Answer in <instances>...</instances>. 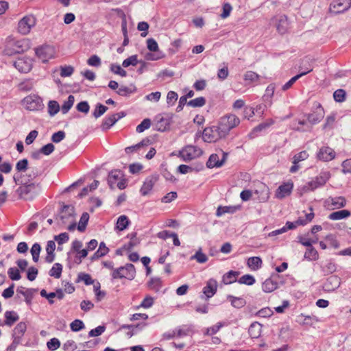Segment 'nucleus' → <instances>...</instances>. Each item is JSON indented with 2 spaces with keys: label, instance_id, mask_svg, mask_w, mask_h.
Here are the masks:
<instances>
[{
  "label": "nucleus",
  "instance_id": "f257e3e1",
  "mask_svg": "<svg viewBox=\"0 0 351 351\" xmlns=\"http://www.w3.org/2000/svg\"><path fill=\"white\" fill-rule=\"evenodd\" d=\"M13 180L16 184L21 185L16 191L19 199L25 201H32L40 193V184L29 182V180H23L22 174L14 173Z\"/></svg>",
  "mask_w": 351,
  "mask_h": 351
},
{
  "label": "nucleus",
  "instance_id": "f03ea898",
  "mask_svg": "<svg viewBox=\"0 0 351 351\" xmlns=\"http://www.w3.org/2000/svg\"><path fill=\"white\" fill-rule=\"evenodd\" d=\"M56 220L58 221L57 223L58 226H64L68 225V230H75L76 222L74 207L70 205H64L56 215Z\"/></svg>",
  "mask_w": 351,
  "mask_h": 351
},
{
  "label": "nucleus",
  "instance_id": "7ed1b4c3",
  "mask_svg": "<svg viewBox=\"0 0 351 351\" xmlns=\"http://www.w3.org/2000/svg\"><path fill=\"white\" fill-rule=\"evenodd\" d=\"M202 134L204 141L207 143H215L221 138L226 137V135L223 132H221V129L218 123L217 125H212L204 128L203 132H198L196 134L197 136H200Z\"/></svg>",
  "mask_w": 351,
  "mask_h": 351
},
{
  "label": "nucleus",
  "instance_id": "20e7f679",
  "mask_svg": "<svg viewBox=\"0 0 351 351\" xmlns=\"http://www.w3.org/2000/svg\"><path fill=\"white\" fill-rule=\"evenodd\" d=\"M111 276L112 279L126 278L132 280L136 276L135 267L132 263H127L124 266L113 269Z\"/></svg>",
  "mask_w": 351,
  "mask_h": 351
},
{
  "label": "nucleus",
  "instance_id": "39448f33",
  "mask_svg": "<svg viewBox=\"0 0 351 351\" xmlns=\"http://www.w3.org/2000/svg\"><path fill=\"white\" fill-rule=\"evenodd\" d=\"M240 123L239 118L233 114H226L220 118L219 124L226 136L228 135L230 131L238 126Z\"/></svg>",
  "mask_w": 351,
  "mask_h": 351
},
{
  "label": "nucleus",
  "instance_id": "423d86ee",
  "mask_svg": "<svg viewBox=\"0 0 351 351\" xmlns=\"http://www.w3.org/2000/svg\"><path fill=\"white\" fill-rule=\"evenodd\" d=\"M22 104L29 111H38L44 108L43 99L37 95H29L22 100Z\"/></svg>",
  "mask_w": 351,
  "mask_h": 351
},
{
  "label": "nucleus",
  "instance_id": "0eeeda50",
  "mask_svg": "<svg viewBox=\"0 0 351 351\" xmlns=\"http://www.w3.org/2000/svg\"><path fill=\"white\" fill-rule=\"evenodd\" d=\"M330 178V173L329 171H322L314 180L306 183L304 186V191H314L315 189L322 187L326 184V183Z\"/></svg>",
  "mask_w": 351,
  "mask_h": 351
},
{
  "label": "nucleus",
  "instance_id": "6e6552de",
  "mask_svg": "<svg viewBox=\"0 0 351 351\" xmlns=\"http://www.w3.org/2000/svg\"><path fill=\"white\" fill-rule=\"evenodd\" d=\"M271 22L275 24L277 32L282 35L286 34L290 28L289 21L285 14L274 16Z\"/></svg>",
  "mask_w": 351,
  "mask_h": 351
},
{
  "label": "nucleus",
  "instance_id": "1a4fd4ad",
  "mask_svg": "<svg viewBox=\"0 0 351 351\" xmlns=\"http://www.w3.org/2000/svg\"><path fill=\"white\" fill-rule=\"evenodd\" d=\"M36 25V19L33 15H27L21 19L18 23V31L23 35L29 33Z\"/></svg>",
  "mask_w": 351,
  "mask_h": 351
},
{
  "label": "nucleus",
  "instance_id": "9d476101",
  "mask_svg": "<svg viewBox=\"0 0 351 351\" xmlns=\"http://www.w3.org/2000/svg\"><path fill=\"white\" fill-rule=\"evenodd\" d=\"M281 276L278 274H272L269 278H267L262 285L263 291L265 293H271L278 288L279 284H282Z\"/></svg>",
  "mask_w": 351,
  "mask_h": 351
},
{
  "label": "nucleus",
  "instance_id": "9b49d317",
  "mask_svg": "<svg viewBox=\"0 0 351 351\" xmlns=\"http://www.w3.org/2000/svg\"><path fill=\"white\" fill-rule=\"evenodd\" d=\"M351 7V0H335L329 8L330 13L338 14L348 10Z\"/></svg>",
  "mask_w": 351,
  "mask_h": 351
},
{
  "label": "nucleus",
  "instance_id": "f8f14e48",
  "mask_svg": "<svg viewBox=\"0 0 351 351\" xmlns=\"http://www.w3.org/2000/svg\"><path fill=\"white\" fill-rule=\"evenodd\" d=\"M324 117V110L319 103H315L312 112L306 115L307 120L313 125L320 122Z\"/></svg>",
  "mask_w": 351,
  "mask_h": 351
},
{
  "label": "nucleus",
  "instance_id": "ddd939ff",
  "mask_svg": "<svg viewBox=\"0 0 351 351\" xmlns=\"http://www.w3.org/2000/svg\"><path fill=\"white\" fill-rule=\"evenodd\" d=\"M54 49L49 45H45L38 47L36 49V56L43 62H47L49 59L53 57Z\"/></svg>",
  "mask_w": 351,
  "mask_h": 351
},
{
  "label": "nucleus",
  "instance_id": "4468645a",
  "mask_svg": "<svg viewBox=\"0 0 351 351\" xmlns=\"http://www.w3.org/2000/svg\"><path fill=\"white\" fill-rule=\"evenodd\" d=\"M336 153L333 149L328 146L322 147L317 153V158L323 162H328L333 160Z\"/></svg>",
  "mask_w": 351,
  "mask_h": 351
},
{
  "label": "nucleus",
  "instance_id": "2eb2a0df",
  "mask_svg": "<svg viewBox=\"0 0 351 351\" xmlns=\"http://www.w3.org/2000/svg\"><path fill=\"white\" fill-rule=\"evenodd\" d=\"M341 285V278L337 276L332 275L329 276L324 282L322 288L325 292H332L339 287Z\"/></svg>",
  "mask_w": 351,
  "mask_h": 351
},
{
  "label": "nucleus",
  "instance_id": "dca6fc26",
  "mask_svg": "<svg viewBox=\"0 0 351 351\" xmlns=\"http://www.w3.org/2000/svg\"><path fill=\"white\" fill-rule=\"evenodd\" d=\"M158 180V175H151L145 178L141 189L140 193L143 196L147 195L152 190L154 184Z\"/></svg>",
  "mask_w": 351,
  "mask_h": 351
},
{
  "label": "nucleus",
  "instance_id": "f3484780",
  "mask_svg": "<svg viewBox=\"0 0 351 351\" xmlns=\"http://www.w3.org/2000/svg\"><path fill=\"white\" fill-rule=\"evenodd\" d=\"M217 282L214 278H210L207 282L206 286L203 288V293L206 296V299L208 300L212 298L217 291Z\"/></svg>",
  "mask_w": 351,
  "mask_h": 351
},
{
  "label": "nucleus",
  "instance_id": "a211bd4d",
  "mask_svg": "<svg viewBox=\"0 0 351 351\" xmlns=\"http://www.w3.org/2000/svg\"><path fill=\"white\" fill-rule=\"evenodd\" d=\"M293 188V184L291 182H288L281 184L278 186L276 191V197L278 199H282L286 196L289 195Z\"/></svg>",
  "mask_w": 351,
  "mask_h": 351
},
{
  "label": "nucleus",
  "instance_id": "6ab92c4d",
  "mask_svg": "<svg viewBox=\"0 0 351 351\" xmlns=\"http://www.w3.org/2000/svg\"><path fill=\"white\" fill-rule=\"evenodd\" d=\"M274 124L272 119H269L265 122H263L255 127L251 132L248 134L250 138L252 139L258 136V133L261 132L263 130L269 128L271 125Z\"/></svg>",
  "mask_w": 351,
  "mask_h": 351
},
{
  "label": "nucleus",
  "instance_id": "aec40b11",
  "mask_svg": "<svg viewBox=\"0 0 351 351\" xmlns=\"http://www.w3.org/2000/svg\"><path fill=\"white\" fill-rule=\"evenodd\" d=\"M196 152L197 148L195 146L189 145L182 150L180 155L184 161H189L195 158L198 155Z\"/></svg>",
  "mask_w": 351,
  "mask_h": 351
},
{
  "label": "nucleus",
  "instance_id": "412c9836",
  "mask_svg": "<svg viewBox=\"0 0 351 351\" xmlns=\"http://www.w3.org/2000/svg\"><path fill=\"white\" fill-rule=\"evenodd\" d=\"M14 67L21 73H28L32 69V64L29 60L19 58L14 62Z\"/></svg>",
  "mask_w": 351,
  "mask_h": 351
},
{
  "label": "nucleus",
  "instance_id": "4be33fe9",
  "mask_svg": "<svg viewBox=\"0 0 351 351\" xmlns=\"http://www.w3.org/2000/svg\"><path fill=\"white\" fill-rule=\"evenodd\" d=\"M241 205H236V206H219L216 211V215L217 217H220L226 213H230L233 214L235 213L237 211L241 210Z\"/></svg>",
  "mask_w": 351,
  "mask_h": 351
},
{
  "label": "nucleus",
  "instance_id": "5701e85b",
  "mask_svg": "<svg viewBox=\"0 0 351 351\" xmlns=\"http://www.w3.org/2000/svg\"><path fill=\"white\" fill-rule=\"evenodd\" d=\"M27 330V325L25 322H19L14 328L12 338L16 339L19 338V341H21V339Z\"/></svg>",
  "mask_w": 351,
  "mask_h": 351
},
{
  "label": "nucleus",
  "instance_id": "b1692460",
  "mask_svg": "<svg viewBox=\"0 0 351 351\" xmlns=\"http://www.w3.org/2000/svg\"><path fill=\"white\" fill-rule=\"evenodd\" d=\"M121 176L122 173L119 169H114L109 173L108 177V184L110 189H113L114 188V184Z\"/></svg>",
  "mask_w": 351,
  "mask_h": 351
},
{
  "label": "nucleus",
  "instance_id": "393cba45",
  "mask_svg": "<svg viewBox=\"0 0 351 351\" xmlns=\"http://www.w3.org/2000/svg\"><path fill=\"white\" fill-rule=\"evenodd\" d=\"M262 325L258 322H253L249 327L248 333L253 339L258 338L261 335Z\"/></svg>",
  "mask_w": 351,
  "mask_h": 351
},
{
  "label": "nucleus",
  "instance_id": "a878e982",
  "mask_svg": "<svg viewBox=\"0 0 351 351\" xmlns=\"http://www.w3.org/2000/svg\"><path fill=\"white\" fill-rule=\"evenodd\" d=\"M5 325L12 326L19 319V315L13 311H7L5 312Z\"/></svg>",
  "mask_w": 351,
  "mask_h": 351
},
{
  "label": "nucleus",
  "instance_id": "bb28decb",
  "mask_svg": "<svg viewBox=\"0 0 351 351\" xmlns=\"http://www.w3.org/2000/svg\"><path fill=\"white\" fill-rule=\"evenodd\" d=\"M313 71V69L311 66H310L309 68H307L306 71H302L300 72V73L296 75L295 76L293 77L292 78H291L287 83H285L283 86H282V89L283 90H288L289 88H290L292 85L299 79L303 75H305L306 74L311 72Z\"/></svg>",
  "mask_w": 351,
  "mask_h": 351
},
{
  "label": "nucleus",
  "instance_id": "cd10ccee",
  "mask_svg": "<svg viewBox=\"0 0 351 351\" xmlns=\"http://www.w3.org/2000/svg\"><path fill=\"white\" fill-rule=\"evenodd\" d=\"M109 252V248L106 247L104 242H101L99 246V249L93 254L90 257L92 261H96L101 257L104 256Z\"/></svg>",
  "mask_w": 351,
  "mask_h": 351
},
{
  "label": "nucleus",
  "instance_id": "c85d7f7f",
  "mask_svg": "<svg viewBox=\"0 0 351 351\" xmlns=\"http://www.w3.org/2000/svg\"><path fill=\"white\" fill-rule=\"evenodd\" d=\"M151 143H152L151 139H149V138H143L140 143H138L134 145L127 147L125 149V152L126 154H130L134 151L138 150L141 147H147Z\"/></svg>",
  "mask_w": 351,
  "mask_h": 351
},
{
  "label": "nucleus",
  "instance_id": "c756f323",
  "mask_svg": "<svg viewBox=\"0 0 351 351\" xmlns=\"http://www.w3.org/2000/svg\"><path fill=\"white\" fill-rule=\"evenodd\" d=\"M239 275V271H230L227 273H226L223 277H222V282L225 285H230L234 282H236L237 280V277Z\"/></svg>",
  "mask_w": 351,
  "mask_h": 351
},
{
  "label": "nucleus",
  "instance_id": "7c9ffc66",
  "mask_svg": "<svg viewBox=\"0 0 351 351\" xmlns=\"http://www.w3.org/2000/svg\"><path fill=\"white\" fill-rule=\"evenodd\" d=\"M351 215V213L348 210H341L338 211H335L333 213H331L328 215V219L330 220H340L342 219L347 218L350 217Z\"/></svg>",
  "mask_w": 351,
  "mask_h": 351
},
{
  "label": "nucleus",
  "instance_id": "2f4dec72",
  "mask_svg": "<svg viewBox=\"0 0 351 351\" xmlns=\"http://www.w3.org/2000/svg\"><path fill=\"white\" fill-rule=\"evenodd\" d=\"M162 285V281L160 278H151L147 283V287L155 292H158Z\"/></svg>",
  "mask_w": 351,
  "mask_h": 351
},
{
  "label": "nucleus",
  "instance_id": "473e14b6",
  "mask_svg": "<svg viewBox=\"0 0 351 351\" xmlns=\"http://www.w3.org/2000/svg\"><path fill=\"white\" fill-rule=\"evenodd\" d=\"M117 121L116 119V115L112 114L108 117H106L102 122L101 125V128L103 131H106L109 130L115 123Z\"/></svg>",
  "mask_w": 351,
  "mask_h": 351
},
{
  "label": "nucleus",
  "instance_id": "72a5a7b5",
  "mask_svg": "<svg viewBox=\"0 0 351 351\" xmlns=\"http://www.w3.org/2000/svg\"><path fill=\"white\" fill-rule=\"evenodd\" d=\"M227 299L231 302V305L237 308H241L243 307L246 302L243 298L235 297L232 295H228Z\"/></svg>",
  "mask_w": 351,
  "mask_h": 351
},
{
  "label": "nucleus",
  "instance_id": "f704fd0d",
  "mask_svg": "<svg viewBox=\"0 0 351 351\" xmlns=\"http://www.w3.org/2000/svg\"><path fill=\"white\" fill-rule=\"evenodd\" d=\"M169 119L165 117H160L155 124L156 130L160 132L166 131L169 128Z\"/></svg>",
  "mask_w": 351,
  "mask_h": 351
},
{
  "label": "nucleus",
  "instance_id": "c9c22d12",
  "mask_svg": "<svg viewBox=\"0 0 351 351\" xmlns=\"http://www.w3.org/2000/svg\"><path fill=\"white\" fill-rule=\"evenodd\" d=\"M262 260L258 256H252L247 259V265L252 270H257L262 266Z\"/></svg>",
  "mask_w": 351,
  "mask_h": 351
},
{
  "label": "nucleus",
  "instance_id": "e433bc0d",
  "mask_svg": "<svg viewBox=\"0 0 351 351\" xmlns=\"http://www.w3.org/2000/svg\"><path fill=\"white\" fill-rule=\"evenodd\" d=\"M223 165V161H220L217 154H213L210 156L206 166L208 168L219 167Z\"/></svg>",
  "mask_w": 351,
  "mask_h": 351
},
{
  "label": "nucleus",
  "instance_id": "4c0bfd02",
  "mask_svg": "<svg viewBox=\"0 0 351 351\" xmlns=\"http://www.w3.org/2000/svg\"><path fill=\"white\" fill-rule=\"evenodd\" d=\"M23 287H19L16 290L17 293L23 295L25 297V301L27 305H30L32 304V300L33 298V291L32 289H27L24 291Z\"/></svg>",
  "mask_w": 351,
  "mask_h": 351
},
{
  "label": "nucleus",
  "instance_id": "58836bf2",
  "mask_svg": "<svg viewBox=\"0 0 351 351\" xmlns=\"http://www.w3.org/2000/svg\"><path fill=\"white\" fill-rule=\"evenodd\" d=\"M304 258L310 261L317 260L319 258V254L317 250L312 245L307 247L304 254Z\"/></svg>",
  "mask_w": 351,
  "mask_h": 351
},
{
  "label": "nucleus",
  "instance_id": "ea45409f",
  "mask_svg": "<svg viewBox=\"0 0 351 351\" xmlns=\"http://www.w3.org/2000/svg\"><path fill=\"white\" fill-rule=\"evenodd\" d=\"M136 232H134L128 234V237L130 239V241L125 244L123 248L128 251H130L135 245H136L139 242L136 238Z\"/></svg>",
  "mask_w": 351,
  "mask_h": 351
},
{
  "label": "nucleus",
  "instance_id": "a19ab883",
  "mask_svg": "<svg viewBox=\"0 0 351 351\" xmlns=\"http://www.w3.org/2000/svg\"><path fill=\"white\" fill-rule=\"evenodd\" d=\"M136 91V88L134 86H133L132 87L121 86L117 91V93L121 96L128 97L132 93H134Z\"/></svg>",
  "mask_w": 351,
  "mask_h": 351
},
{
  "label": "nucleus",
  "instance_id": "79ce46f5",
  "mask_svg": "<svg viewBox=\"0 0 351 351\" xmlns=\"http://www.w3.org/2000/svg\"><path fill=\"white\" fill-rule=\"evenodd\" d=\"M337 269V266L334 262L329 261L324 265L322 266V271L324 275H328L334 273Z\"/></svg>",
  "mask_w": 351,
  "mask_h": 351
},
{
  "label": "nucleus",
  "instance_id": "37998d69",
  "mask_svg": "<svg viewBox=\"0 0 351 351\" xmlns=\"http://www.w3.org/2000/svg\"><path fill=\"white\" fill-rule=\"evenodd\" d=\"M89 219V215L88 213L84 212L82 213L80 222L77 226V230L80 232H84L86 230Z\"/></svg>",
  "mask_w": 351,
  "mask_h": 351
},
{
  "label": "nucleus",
  "instance_id": "c03bdc74",
  "mask_svg": "<svg viewBox=\"0 0 351 351\" xmlns=\"http://www.w3.org/2000/svg\"><path fill=\"white\" fill-rule=\"evenodd\" d=\"M75 101L74 96L70 95L67 100L64 102L61 107V111L62 114H66L69 110L71 108Z\"/></svg>",
  "mask_w": 351,
  "mask_h": 351
},
{
  "label": "nucleus",
  "instance_id": "a18cd8bd",
  "mask_svg": "<svg viewBox=\"0 0 351 351\" xmlns=\"http://www.w3.org/2000/svg\"><path fill=\"white\" fill-rule=\"evenodd\" d=\"M62 271V265L60 263H56L53 265L49 274L51 276H53L56 278H59L61 276Z\"/></svg>",
  "mask_w": 351,
  "mask_h": 351
},
{
  "label": "nucleus",
  "instance_id": "49530a36",
  "mask_svg": "<svg viewBox=\"0 0 351 351\" xmlns=\"http://www.w3.org/2000/svg\"><path fill=\"white\" fill-rule=\"evenodd\" d=\"M129 223L130 221L125 215H121L117 219L116 228L119 230L122 231L127 228Z\"/></svg>",
  "mask_w": 351,
  "mask_h": 351
},
{
  "label": "nucleus",
  "instance_id": "de8ad7c7",
  "mask_svg": "<svg viewBox=\"0 0 351 351\" xmlns=\"http://www.w3.org/2000/svg\"><path fill=\"white\" fill-rule=\"evenodd\" d=\"M165 57V54L162 51L148 52L145 54V58L148 61H156Z\"/></svg>",
  "mask_w": 351,
  "mask_h": 351
},
{
  "label": "nucleus",
  "instance_id": "09e8293b",
  "mask_svg": "<svg viewBox=\"0 0 351 351\" xmlns=\"http://www.w3.org/2000/svg\"><path fill=\"white\" fill-rule=\"evenodd\" d=\"M33 87V83L29 80H24L19 83L17 86L19 90L21 92L30 91Z\"/></svg>",
  "mask_w": 351,
  "mask_h": 351
},
{
  "label": "nucleus",
  "instance_id": "8fccbe9b",
  "mask_svg": "<svg viewBox=\"0 0 351 351\" xmlns=\"http://www.w3.org/2000/svg\"><path fill=\"white\" fill-rule=\"evenodd\" d=\"M60 110L59 104L54 100H51L48 103V113L50 116H54Z\"/></svg>",
  "mask_w": 351,
  "mask_h": 351
},
{
  "label": "nucleus",
  "instance_id": "3c124183",
  "mask_svg": "<svg viewBox=\"0 0 351 351\" xmlns=\"http://www.w3.org/2000/svg\"><path fill=\"white\" fill-rule=\"evenodd\" d=\"M237 281L239 284H243L250 286L254 285L256 282V280L252 275L245 274L242 276Z\"/></svg>",
  "mask_w": 351,
  "mask_h": 351
},
{
  "label": "nucleus",
  "instance_id": "603ef678",
  "mask_svg": "<svg viewBox=\"0 0 351 351\" xmlns=\"http://www.w3.org/2000/svg\"><path fill=\"white\" fill-rule=\"evenodd\" d=\"M108 107H106V106L100 103H98L97 104L93 112V116L96 119L99 118L101 115H103L108 110Z\"/></svg>",
  "mask_w": 351,
  "mask_h": 351
},
{
  "label": "nucleus",
  "instance_id": "864d4df0",
  "mask_svg": "<svg viewBox=\"0 0 351 351\" xmlns=\"http://www.w3.org/2000/svg\"><path fill=\"white\" fill-rule=\"evenodd\" d=\"M193 259L196 260L199 263H204L208 261V257L202 252V249L200 248L191 257V260Z\"/></svg>",
  "mask_w": 351,
  "mask_h": 351
},
{
  "label": "nucleus",
  "instance_id": "5fc2aeb1",
  "mask_svg": "<svg viewBox=\"0 0 351 351\" xmlns=\"http://www.w3.org/2000/svg\"><path fill=\"white\" fill-rule=\"evenodd\" d=\"M206 104V99L204 97H197L187 102V105L193 108L202 107Z\"/></svg>",
  "mask_w": 351,
  "mask_h": 351
},
{
  "label": "nucleus",
  "instance_id": "6e6d98bb",
  "mask_svg": "<svg viewBox=\"0 0 351 351\" xmlns=\"http://www.w3.org/2000/svg\"><path fill=\"white\" fill-rule=\"evenodd\" d=\"M70 327L72 331L78 332L84 329L85 328V325L82 320L77 319L71 323Z\"/></svg>",
  "mask_w": 351,
  "mask_h": 351
},
{
  "label": "nucleus",
  "instance_id": "4d7b16f0",
  "mask_svg": "<svg viewBox=\"0 0 351 351\" xmlns=\"http://www.w3.org/2000/svg\"><path fill=\"white\" fill-rule=\"evenodd\" d=\"M151 126V120L148 118L145 119L143 121L137 125L136 128V131L138 133H141L144 132L145 130H147Z\"/></svg>",
  "mask_w": 351,
  "mask_h": 351
},
{
  "label": "nucleus",
  "instance_id": "13d9d810",
  "mask_svg": "<svg viewBox=\"0 0 351 351\" xmlns=\"http://www.w3.org/2000/svg\"><path fill=\"white\" fill-rule=\"evenodd\" d=\"M346 93L343 89H337L333 93V97L337 102H343L346 99Z\"/></svg>",
  "mask_w": 351,
  "mask_h": 351
},
{
  "label": "nucleus",
  "instance_id": "bf43d9fd",
  "mask_svg": "<svg viewBox=\"0 0 351 351\" xmlns=\"http://www.w3.org/2000/svg\"><path fill=\"white\" fill-rule=\"evenodd\" d=\"M27 167L28 160L26 158L19 160L16 165V169L18 171L17 173L21 174L20 173L25 171Z\"/></svg>",
  "mask_w": 351,
  "mask_h": 351
},
{
  "label": "nucleus",
  "instance_id": "052dcab7",
  "mask_svg": "<svg viewBox=\"0 0 351 351\" xmlns=\"http://www.w3.org/2000/svg\"><path fill=\"white\" fill-rule=\"evenodd\" d=\"M314 215L313 212L307 213L305 215L304 218L299 217L297 219V223L299 224V226H305L313 220Z\"/></svg>",
  "mask_w": 351,
  "mask_h": 351
},
{
  "label": "nucleus",
  "instance_id": "680f3d73",
  "mask_svg": "<svg viewBox=\"0 0 351 351\" xmlns=\"http://www.w3.org/2000/svg\"><path fill=\"white\" fill-rule=\"evenodd\" d=\"M139 61L137 59L136 55L130 56L128 58L123 60L122 66L125 68L128 67L130 65L136 66Z\"/></svg>",
  "mask_w": 351,
  "mask_h": 351
},
{
  "label": "nucleus",
  "instance_id": "e2e57ef3",
  "mask_svg": "<svg viewBox=\"0 0 351 351\" xmlns=\"http://www.w3.org/2000/svg\"><path fill=\"white\" fill-rule=\"evenodd\" d=\"M60 341L57 338L51 339L47 343V346L49 350L54 351L60 347Z\"/></svg>",
  "mask_w": 351,
  "mask_h": 351
},
{
  "label": "nucleus",
  "instance_id": "0e129e2a",
  "mask_svg": "<svg viewBox=\"0 0 351 351\" xmlns=\"http://www.w3.org/2000/svg\"><path fill=\"white\" fill-rule=\"evenodd\" d=\"M8 274L9 278L12 280H19L21 279V276L19 270L16 267H10L8 269Z\"/></svg>",
  "mask_w": 351,
  "mask_h": 351
},
{
  "label": "nucleus",
  "instance_id": "69168bd1",
  "mask_svg": "<svg viewBox=\"0 0 351 351\" xmlns=\"http://www.w3.org/2000/svg\"><path fill=\"white\" fill-rule=\"evenodd\" d=\"M273 311L269 307H265L257 311L255 315L256 316L267 318L273 315Z\"/></svg>",
  "mask_w": 351,
  "mask_h": 351
},
{
  "label": "nucleus",
  "instance_id": "338daca9",
  "mask_svg": "<svg viewBox=\"0 0 351 351\" xmlns=\"http://www.w3.org/2000/svg\"><path fill=\"white\" fill-rule=\"evenodd\" d=\"M147 47L149 50V51H160L157 42L152 38H148L147 40Z\"/></svg>",
  "mask_w": 351,
  "mask_h": 351
},
{
  "label": "nucleus",
  "instance_id": "774afa93",
  "mask_svg": "<svg viewBox=\"0 0 351 351\" xmlns=\"http://www.w3.org/2000/svg\"><path fill=\"white\" fill-rule=\"evenodd\" d=\"M77 348V346L73 340H67L62 346L64 351H74Z\"/></svg>",
  "mask_w": 351,
  "mask_h": 351
}]
</instances>
